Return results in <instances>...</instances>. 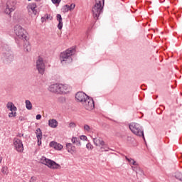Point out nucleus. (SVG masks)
Returning <instances> with one entry per match:
<instances>
[{
    "instance_id": "obj_1",
    "label": "nucleus",
    "mask_w": 182,
    "mask_h": 182,
    "mask_svg": "<svg viewBox=\"0 0 182 182\" xmlns=\"http://www.w3.org/2000/svg\"><path fill=\"white\" fill-rule=\"evenodd\" d=\"M75 99L82 103L86 110H93L95 109V101L92 97H89L83 92H78L75 94Z\"/></svg>"
},
{
    "instance_id": "obj_2",
    "label": "nucleus",
    "mask_w": 182,
    "mask_h": 182,
    "mask_svg": "<svg viewBox=\"0 0 182 182\" xmlns=\"http://www.w3.org/2000/svg\"><path fill=\"white\" fill-rule=\"evenodd\" d=\"M0 49L3 51L1 60L6 65L12 63V62H14V54L10 51L11 48H9V46L0 41Z\"/></svg>"
},
{
    "instance_id": "obj_3",
    "label": "nucleus",
    "mask_w": 182,
    "mask_h": 182,
    "mask_svg": "<svg viewBox=\"0 0 182 182\" xmlns=\"http://www.w3.org/2000/svg\"><path fill=\"white\" fill-rule=\"evenodd\" d=\"M14 33L18 36V38H16V42L18 46H22V43H23L24 41H28L29 39L28 38V33L26 31L24 30L21 26L16 25L14 26Z\"/></svg>"
},
{
    "instance_id": "obj_4",
    "label": "nucleus",
    "mask_w": 182,
    "mask_h": 182,
    "mask_svg": "<svg viewBox=\"0 0 182 182\" xmlns=\"http://www.w3.org/2000/svg\"><path fill=\"white\" fill-rule=\"evenodd\" d=\"M102 4L105 5V0H95V4L92 9V16L95 21H97L99 16H100V14L103 12Z\"/></svg>"
},
{
    "instance_id": "obj_5",
    "label": "nucleus",
    "mask_w": 182,
    "mask_h": 182,
    "mask_svg": "<svg viewBox=\"0 0 182 182\" xmlns=\"http://www.w3.org/2000/svg\"><path fill=\"white\" fill-rule=\"evenodd\" d=\"M75 52H76L75 48H70L61 53L60 55V60L61 61V63H63V62H65V63H72V60H73L72 56L73 55H75Z\"/></svg>"
},
{
    "instance_id": "obj_6",
    "label": "nucleus",
    "mask_w": 182,
    "mask_h": 182,
    "mask_svg": "<svg viewBox=\"0 0 182 182\" xmlns=\"http://www.w3.org/2000/svg\"><path fill=\"white\" fill-rule=\"evenodd\" d=\"M129 129L134 134L139 136V137H143L144 140V131L141 126L136 122H132L129 125Z\"/></svg>"
},
{
    "instance_id": "obj_7",
    "label": "nucleus",
    "mask_w": 182,
    "mask_h": 182,
    "mask_svg": "<svg viewBox=\"0 0 182 182\" xmlns=\"http://www.w3.org/2000/svg\"><path fill=\"white\" fill-rule=\"evenodd\" d=\"M41 162L42 163V164H44L45 166H47V167H49V168L56 170H59V168H60V164L55 163L54 161L47 159L45 156H42V158L41 159Z\"/></svg>"
},
{
    "instance_id": "obj_8",
    "label": "nucleus",
    "mask_w": 182,
    "mask_h": 182,
    "mask_svg": "<svg viewBox=\"0 0 182 182\" xmlns=\"http://www.w3.org/2000/svg\"><path fill=\"white\" fill-rule=\"evenodd\" d=\"M15 6H16L15 0H8L6 4V9H4V13L6 14V15H11V13L15 11Z\"/></svg>"
},
{
    "instance_id": "obj_9",
    "label": "nucleus",
    "mask_w": 182,
    "mask_h": 182,
    "mask_svg": "<svg viewBox=\"0 0 182 182\" xmlns=\"http://www.w3.org/2000/svg\"><path fill=\"white\" fill-rule=\"evenodd\" d=\"M36 69L40 75L45 73V63H43V58L39 57L36 61Z\"/></svg>"
},
{
    "instance_id": "obj_10",
    "label": "nucleus",
    "mask_w": 182,
    "mask_h": 182,
    "mask_svg": "<svg viewBox=\"0 0 182 182\" xmlns=\"http://www.w3.org/2000/svg\"><path fill=\"white\" fill-rule=\"evenodd\" d=\"M93 142L95 146H102L101 151H109V147L105 146L106 144L105 141L100 138H93Z\"/></svg>"
},
{
    "instance_id": "obj_11",
    "label": "nucleus",
    "mask_w": 182,
    "mask_h": 182,
    "mask_svg": "<svg viewBox=\"0 0 182 182\" xmlns=\"http://www.w3.org/2000/svg\"><path fill=\"white\" fill-rule=\"evenodd\" d=\"M14 144L16 148V150H17L20 153L23 151V144H22V141L21 139L18 138H14Z\"/></svg>"
},
{
    "instance_id": "obj_12",
    "label": "nucleus",
    "mask_w": 182,
    "mask_h": 182,
    "mask_svg": "<svg viewBox=\"0 0 182 182\" xmlns=\"http://www.w3.org/2000/svg\"><path fill=\"white\" fill-rule=\"evenodd\" d=\"M80 140H87V136H85V135H81L80 136V139L77 137H73L71 139L72 143H73V144H76V146H82V144L80 143Z\"/></svg>"
},
{
    "instance_id": "obj_13",
    "label": "nucleus",
    "mask_w": 182,
    "mask_h": 182,
    "mask_svg": "<svg viewBox=\"0 0 182 182\" xmlns=\"http://www.w3.org/2000/svg\"><path fill=\"white\" fill-rule=\"evenodd\" d=\"M27 9H28V12L33 14L34 15H37V14H38V10H36V4H35V3L28 4L27 6Z\"/></svg>"
},
{
    "instance_id": "obj_14",
    "label": "nucleus",
    "mask_w": 182,
    "mask_h": 182,
    "mask_svg": "<svg viewBox=\"0 0 182 182\" xmlns=\"http://www.w3.org/2000/svg\"><path fill=\"white\" fill-rule=\"evenodd\" d=\"M68 85L58 84V94L63 95L68 92Z\"/></svg>"
},
{
    "instance_id": "obj_15",
    "label": "nucleus",
    "mask_w": 182,
    "mask_h": 182,
    "mask_svg": "<svg viewBox=\"0 0 182 182\" xmlns=\"http://www.w3.org/2000/svg\"><path fill=\"white\" fill-rule=\"evenodd\" d=\"M49 90L53 93H59V84H53L50 85Z\"/></svg>"
},
{
    "instance_id": "obj_16",
    "label": "nucleus",
    "mask_w": 182,
    "mask_h": 182,
    "mask_svg": "<svg viewBox=\"0 0 182 182\" xmlns=\"http://www.w3.org/2000/svg\"><path fill=\"white\" fill-rule=\"evenodd\" d=\"M6 107L10 110V112H16L18 110V108L14 105V102H9L6 104Z\"/></svg>"
},
{
    "instance_id": "obj_17",
    "label": "nucleus",
    "mask_w": 182,
    "mask_h": 182,
    "mask_svg": "<svg viewBox=\"0 0 182 182\" xmlns=\"http://www.w3.org/2000/svg\"><path fill=\"white\" fill-rule=\"evenodd\" d=\"M57 21H58V28L60 31L63 28V22L62 21V15L57 14L56 16Z\"/></svg>"
},
{
    "instance_id": "obj_18",
    "label": "nucleus",
    "mask_w": 182,
    "mask_h": 182,
    "mask_svg": "<svg viewBox=\"0 0 182 182\" xmlns=\"http://www.w3.org/2000/svg\"><path fill=\"white\" fill-rule=\"evenodd\" d=\"M66 150L68 151V153H71L72 154L73 153H75L76 148L73 146L72 144L68 143L66 144Z\"/></svg>"
},
{
    "instance_id": "obj_19",
    "label": "nucleus",
    "mask_w": 182,
    "mask_h": 182,
    "mask_svg": "<svg viewBox=\"0 0 182 182\" xmlns=\"http://www.w3.org/2000/svg\"><path fill=\"white\" fill-rule=\"evenodd\" d=\"M25 41H26V43L23 45L24 50H25V52H31V50L32 49V48L31 46V43H29V42H28V40H24L23 42H25Z\"/></svg>"
},
{
    "instance_id": "obj_20",
    "label": "nucleus",
    "mask_w": 182,
    "mask_h": 182,
    "mask_svg": "<svg viewBox=\"0 0 182 182\" xmlns=\"http://www.w3.org/2000/svg\"><path fill=\"white\" fill-rule=\"evenodd\" d=\"M48 126L53 129H55V127H58V121L55 119H50L48 121Z\"/></svg>"
},
{
    "instance_id": "obj_21",
    "label": "nucleus",
    "mask_w": 182,
    "mask_h": 182,
    "mask_svg": "<svg viewBox=\"0 0 182 182\" xmlns=\"http://www.w3.org/2000/svg\"><path fill=\"white\" fill-rule=\"evenodd\" d=\"M126 160L129 161V164H132L133 166H138L137 162H136V161H134V159L132 158L129 159L127 156H126Z\"/></svg>"
},
{
    "instance_id": "obj_22",
    "label": "nucleus",
    "mask_w": 182,
    "mask_h": 182,
    "mask_svg": "<svg viewBox=\"0 0 182 182\" xmlns=\"http://www.w3.org/2000/svg\"><path fill=\"white\" fill-rule=\"evenodd\" d=\"M48 19H50V21H52V19H53V18L51 17L50 15H49V14H45V16L43 17H41L42 22H45L46 21H48Z\"/></svg>"
},
{
    "instance_id": "obj_23",
    "label": "nucleus",
    "mask_w": 182,
    "mask_h": 182,
    "mask_svg": "<svg viewBox=\"0 0 182 182\" xmlns=\"http://www.w3.org/2000/svg\"><path fill=\"white\" fill-rule=\"evenodd\" d=\"M139 165H136V166H132V169L136 173V174H139V171L141 172L140 174H144L143 170L140 169L138 166Z\"/></svg>"
},
{
    "instance_id": "obj_24",
    "label": "nucleus",
    "mask_w": 182,
    "mask_h": 182,
    "mask_svg": "<svg viewBox=\"0 0 182 182\" xmlns=\"http://www.w3.org/2000/svg\"><path fill=\"white\" fill-rule=\"evenodd\" d=\"M26 107L28 110H32V102L29 100H26Z\"/></svg>"
},
{
    "instance_id": "obj_25",
    "label": "nucleus",
    "mask_w": 182,
    "mask_h": 182,
    "mask_svg": "<svg viewBox=\"0 0 182 182\" xmlns=\"http://www.w3.org/2000/svg\"><path fill=\"white\" fill-rule=\"evenodd\" d=\"M36 134L37 138H41L42 137V130L41 128H38L36 131Z\"/></svg>"
},
{
    "instance_id": "obj_26",
    "label": "nucleus",
    "mask_w": 182,
    "mask_h": 182,
    "mask_svg": "<svg viewBox=\"0 0 182 182\" xmlns=\"http://www.w3.org/2000/svg\"><path fill=\"white\" fill-rule=\"evenodd\" d=\"M68 11H70V6L66 4L63 6V12H68Z\"/></svg>"
},
{
    "instance_id": "obj_27",
    "label": "nucleus",
    "mask_w": 182,
    "mask_h": 182,
    "mask_svg": "<svg viewBox=\"0 0 182 182\" xmlns=\"http://www.w3.org/2000/svg\"><path fill=\"white\" fill-rule=\"evenodd\" d=\"M58 102L60 103H65L66 102V98H65L64 97H58Z\"/></svg>"
},
{
    "instance_id": "obj_28",
    "label": "nucleus",
    "mask_w": 182,
    "mask_h": 182,
    "mask_svg": "<svg viewBox=\"0 0 182 182\" xmlns=\"http://www.w3.org/2000/svg\"><path fill=\"white\" fill-rule=\"evenodd\" d=\"M61 149H63V146L60 144H56L55 150H60Z\"/></svg>"
},
{
    "instance_id": "obj_29",
    "label": "nucleus",
    "mask_w": 182,
    "mask_h": 182,
    "mask_svg": "<svg viewBox=\"0 0 182 182\" xmlns=\"http://www.w3.org/2000/svg\"><path fill=\"white\" fill-rule=\"evenodd\" d=\"M9 117H16V112H13L9 113Z\"/></svg>"
},
{
    "instance_id": "obj_30",
    "label": "nucleus",
    "mask_w": 182,
    "mask_h": 182,
    "mask_svg": "<svg viewBox=\"0 0 182 182\" xmlns=\"http://www.w3.org/2000/svg\"><path fill=\"white\" fill-rule=\"evenodd\" d=\"M57 143L58 142H55L53 141L50 142V147H53V149H55Z\"/></svg>"
},
{
    "instance_id": "obj_31",
    "label": "nucleus",
    "mask_w": 182,
    "mask_h": 182,
    "mask_svg": "<svg viewBox=\"0 0 182 182\" xmlns=\"http://www.w3.org/2000/svg\"><path fill=\"white\" fill-rule=\"evenodd\" d=\"M176 178H177V180H179V181H181L182 180V174L181 173H177L175 176Z\"/></svg>"
},
{
    "instance_id": "obj_32",
    "label": "nucleus",
    "mask_w": 182,
    "mask_h": 182,
    "mask_svg": "<svg viewBox=\"0 0 182 182\" xmlns=\"http://www.w3.org/2000/svg\"><path fill=\"white\" fill-rule=\"evenodd\" d=\"M37 143L38 146H41L42 144V136H40V138H37Z\"/></svg>"
},
{
    "instance_id": "obj_33",
    "label": "nucleus",
    "mask_w": 182,
    "mask_h": 182,
    "mask_svg": "<svg viewBox=\"0 0 182 182\" xmlns=\"http://www.w3.org/2000/svg\"><path fill=\"white\" fill-rule=\"evenodd\" d=\"M84 130H86V132L90 131V127L87 124L84 125Z\"/></svg>"
},
{
    "instance_id": "obj_34",
    "label": "nucleus",
    "mask_w": 182,
    "mask_h": 182,
    "mask_svg": "<svg viewBox=\"0 0 182 182\" xmlns=\"http://www.w3.org/2000/svg\"><path fill=\"white\" fill-rule=\"evenodd\" d=\"M69 127L73 129V128L76 127V124L75 122H70L69 124Z\"/></svg>"
},
{
    "instance_id": "obj_35",
    "label": "nucleus",
    "mask_w": 182,
    "mask_h": 182,
    "mask_svg": "<svg viewBox=\"0 0 182 182\" xmlns=\"http://www.w3.org/2000/svg\"><path fill=\"white\" fill-rule=\"evenodd\" d=\"M86 147L87 149H90V150H92L93 149V145H92L90 143H88L86 144Z\"/></svg>"
},
{
    "instance_id": "obj_36",
    "label": "nucleus",
    "mask_w": 182,
    "mask_h": 182,
    "mask_svg": "<svg viewBox=\"0 0 182 182\" xmlns=\"http://www.w3.org/2000/svg\"><path fill=\"white\" fill-rule=\"evenodd\" d=\"M51 1H52L53 4H60V1L62 0H51Z\"/></svg>"
},
{
    "instance_id": "obj_37",
    "label": "nucleus",
    "mask_w": 182,
    "mask_h": 182,
    "mask_svg": "<svg viewBox=\"0 0 182 182\" xmlns=\"http://www.w3.org/2000/svg\"><path fill=\"white\" fill-rule=\"evenodd\" d=\"M174 116H176V114H171V120H172V122H176V119H174V118H173V117H174Z\"/></svg>"
},
{
    "instance_id": "obj_38",
    "label": "nucleus",
    "mask_w": 182,
    "mask_h": 182,
    "mask_svg": "<svg viewBox=\"0 0 182 182\" xmlns=\"http://www.w3.org/2000/svg\"><path fill=\"white\" fill-rule=\"evenodd\" d=\"M42 119V115L41 114H37L36 115V119L37 120H41Z\"/></svg>"
},
{
    "instance_id": "obj_39",
    "label": "nucleus",
    "mask_w": 182,
    "mask_h": 182,
    "mask_svg": "<svg viewBox=\"0 0 182 182\" xmlns=\"http://www.w3.org/2000/svg\"><path fill=\"white\" fill-rule=\"evenodd\" d=\"M75 4H72L70 6V11H72V9H75Z\"/></svg>"
},
{
    "instance_id": "obj_40",
    "label": "nucleus",
    "mask_w": 182,
    "mask_h": 182,
    "mask_svg": "<svg viewBox=\"0 0 182 182\" xmlns=\"http://www.w3.org/2000/svg\"><path fill=\"white\" fill-rule=\"evenodd\" d=\"M18 120H20V122H23V121H25V117L21 116V117H19Z\"/></svg>"
},
{
    "instance_id": "obj_41",
    "label": "nucleus",
    "mask_w": 182,
    "mask_h": 182,
    "mask_svg": "<svg viewBox=\"0 0 182 182\" xmlns=\"http://www.w3.org/2000/svg\"><path fill=\"white\" fill-rule=\"evenodd\" d=\"M17 137H23V134H21V133H18Z\"/></svg>"
},
{
    "instance_id": "obj_42",
    "label": "nucleus",
    "mask_w": 182,
    "mask_h": 182,
    "mask_svg": "<svg viewBox=\"0 0 182 182\" xmlns=\"http://www.w3.org/2000/svg\"><path fill=\"white\" fill-rule=\"evenodd\" d=\"M5 170H6V167H3L2 169H1V172L2 173H5Z\"/></svg>"
},
{
    "instance_id": "obj_43",
    "label": "nucleus",
    "mask_w": 182,
    "mask_h": 182,
    "mask_svg": "<svg viewBox=\"0 0 182 182\" xmlns=\"http://www.w3.org/2000/svg\"><path fill=\"white\" fill-rule=\"evenodd\" d=\"M2 162V159H0V163H1Z\"/></svg>"
},
{
    "instance_id": "obj_44",
    "label": "nucleus",
    "mask_w": 182,
    "mask_h": 182,
    "mask_svg": "<svg viewBox=\"0 0 182 182\" xmlns=\"http://www.w3.org/2000/svg\"><path fill=\"white\" fill-rule=\"evenodd\" d=\"M36 1H41V0H36Z\"/></svg>"
},
{
    "instance_id": "obj_45",
    "label": "nucleus",
    "mask_w": 182,
    "mask_h": 182,
    "mask_svg": "<svg viewBox=\"0 0 182 182\" xmlns=\"http://www.w3.org/2000/svg\"><path fill=\"white\" fill-rule=\"evenodd\" d=\"M181 181H182V179H181Z\"/></svg>"
},
{
    "instance_id": "obj_46",
    "label": "nucleus",
    "mask_w": 182,
    "mask_h": 182,
    "mask_svg": "<svg viewBox=\"0 0 182 182\" xmlns=\"http://www.w3.org/2000/svg\"><path fill=\"white\" fill-rule=\"evenodd\" d=\"M28 1H31V0H28Z\"/></svg>"
}]
</instances>
